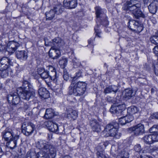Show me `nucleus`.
I'll return each instance as SVG.
<instances>
[{"label": "nucleus", "mask_w": 158, "mask_h": 158, "mask_svg": "<svg viewBox=\"0 0 158 158\" xmlns=\"http://www.w3.org/2000/svg\"><path fill=\"white\" fill-rule=\"evenodd\" d=\"M2 138L6 141H8L13 139L15 135L12 131H7L6 130L2 132Z\"/></svg>", "instance_id": "obj_19"}, {"label": "nucleus", "mask_w": 158, "mask_h": 158, "mask_svg": "<svg viewBox=\"0 0 158 158\" xmlns=\"http://www.w3.org/2000/svg\"><path fill=\"white\" fill-rule=\"evenodd\" d=\"M143 139L144 142L150 144L154 142L158 141V134H151L145 135Z\"/></svg>", "instance_id": "obj_12"}, {"label": "nucleus", "mask_w": 158, "mask_h": 158, "mask_svg": "<svg viewBox=\"0 0 158 158\" xmlns=\"http://www.w3.org/2000/svg\"><path fill=\"white\" fill-rule=\"evenodd\" d=\"M0 61L9 66L12 64V60L8 57H3L0 59Z\"/></svg>", "instance_id": "obj_31"}, {"label": "nucleus", "mask_w": 158, "mask_h": 158, "mask_svg": "<svg viewBox=\"0 0 158 158\" xmlns=\"http://www.w3.org/2000/svg\"><path fill=\"white\" fill-rule=\"evenodd\" d=\"M45 71L43 68H39L37 69L38 73L40 76Z\"/></svg>", "instance_id": "obj_52"}, {"label": "nucleus", "mask_w": 158, "mask_h": 158, "mask_svg": "<svg viewBox=\"0 0 158 158\" xmlns=\"http://www.w3.org/2000/svg\"><path fill=\"white\" fill-rule=\"evenodd\" d=\"M49 80L51 79L56 84H58L57 81L58 79V76L56 73V71H53L52 72H50L49 73Z\"/></svg>", "instance_id": "obj_28"}, {"label": "nucleus", "mask_w": 158, "mask_h": 158, "mask_svg": "<svg viewBox=\"0 0 158 158\" xmlns=\"http://www.w3.org/2000/svg\"><path fill=\"white\" fill-rule=\"evenodd\" d=\"M62 158H71V156H65L62 157Z\"/></svg>", "instance_id": "obj_59"}, {"label": "nucleus", "mask_w": 158, "mask_h": 158, "mask_svg": "<svg viewBox=\"0 0 158 158\" xmlns=\"http://www.w3.org/2000/svg\"><path fill=\"white\" fill-rule=\"evenodd\" d=\"M48 73L50 72H52L53 71H56L55 69L53 66L51 65H49L48 66Z\"/></svg>", "instance_id": "obj_51"}, {"label": "nucleus", "mask_w": 158, "mask_h": 158, "mask_svg": "<svg viewBox=\"0 0 158 158\" xmlns=\"http://www.w3.org/2000/svg\"><path fill=\"white\" fill-rule=\"evenodd\" d=\"M150 41L152 43L155 44H158V37L156 35H153L150 37Z\"/></svg>", "instance_id": "obj_38"}, {"label": "nucleus", "mask_w": 158, "mask_h": 158, "mask_svg": "<svg viewBox=\"0 0 158 158\" xmlns=\"http://www.w3.org/2000/svg\"><path fill=\"white\" fill-rule=\"evenodd\" d=\"M151 149L153 151H156L158 149V147L156 146H153L152 148H151Z\"/></svg>", "instance_id": "obj_56"}, {"label": "nucleus", "mask_w": 158, "mask_h": 158, "mask_svg": "<svg viewBox=\"0 0 158 158\" xmlns=\"http://www.w3.org/2000/svg\"><path fill=\"white\" fill-rule=\"evenodd\" d=\"M138 2V1L135 0H131L127 5L126 10H129L133 14V12L138 10L139 8L140 5Z\"/></svg>", "instance_id": "obj_13"}, {"label": "nucleus", "mask_w": 158, "mask_h": 158, "mask_svg": "<svg viewBox=\"0 0 158 158\" xmlns=\"http://www.w3.org/2000/svg\"><path fill=\"white\" fill-rule=\"evenodd\" d=\"M28 106L27 104H25L24 105L23 108L25 110H27L28 108Z\"/></svg>", "instance_id": "obj_57"}, {"label": "nucleus", "mask_w": 158, "mask_h": 158, "mask_svg": "<svg viewBox=\"0 0 158 158\" xmlns=\"http://www.w3.org/2000/svg\"><path fill=\"white\" fill-rule=\"evenodd\" d=\"M20 94L16 90V92H11L8 95L7 97V100L9 103H12L13 104L16 105L20 102Z\"/></svg>", "instance_id": "obj_8"}, {"label": "nucleus", "mask_w": 158, "mask_h": 158, "mask_svg": "<svg viewBox=\"0 0 158 158\" xmlns=\"http://www.w3.org/2000/svg\"><path fill=\"white\" fill-rule=\"evenodd\" d=\"M134 150L137 152H140L141 150V147L139 144L135 145L134 147Z\"/></svg>", "instance_id": "obj_46"}, {"label": "nucleus", "mask_w": 158, "mask_h": 158, "mask_svg": "<svg viewBox=\"0 0 158 158\" xmlns=\"http://www.w3.org/2000/svg\"><path fill=\"white\" fill-rule=\"evenodd\" d=\"M3 151H2V149L0 147V154H3Z\"/></svg>", "instance_id": "obj_61"}, {"label": "nucleus", "mask_w": 158, "mask_h": 158, "mask_svg": "<svg viewBox=\"0 0 158 158\" xmlns=\"http://www.w3.org/2000/svg\"><path fill=\"white\" fill-rule=\"evenodd\" d=\"M35 126L31 122L24 123L22 126V131L26 136L31 134L35 130Z\"/></svg>", "instance_id": "obj_7"}, {"label": "nucleus", "mask_w": 158, "mask_h": 158, "mask_svg": "<svg viewBox=\"0 0 158 158\" xmlns=\"http://www.w3.org/2000/svg\"><path fill=\"white\" fill-rule=\"evenodd\" d=\"M44 124L48 129L50 131L55 132L57 134H60L62 133L60 130L62 126L58 127L57 125L53 122L48 121L45 122Z\"/></svg>", "instance_id": "obj_6"}, {"label": "nucleus", "mask_w": 158, "mask_h": 158, "mask_svg": "<svg viewBox=\"0 0 158 158\" xmlns=\"http://www.w3.org/2000/svg\"><path fill=\"white\" fill-rule=\"evenodd\" d=\"M125 117L127 123L131 122L134 119L133 117L131 114L127 115L125 116Z\"/></svg>", "instance_id": "obj_44"}, {"label": "nucleus", "mask_w": 158, "mask_h": 158, "mask_svg": "<svg viewBox=\"0 0 158 158\" xmlns=\"http://www.w3.org/2000/svg\"><path fill=\"white\" fill-rule=\"evenodd\" d=\"M149 131L153 134H158V125H155L152 126L149 129Z\"/></svg>", "instance_id": "obj_37"}, {"label": "nucleus", "mask_w": 158, "mask_h": 158, "mask_svg": "<svg viewBox=\"0 0 158 158\" xmlns=\"http://www.w3.org/2000/svg\"><path fill=\"white\" fill-rule=\"evenodd\" d=\"M153 117L155 118L158 119V112H156L153 114Z\"/></svg>", "instance_id": "obj_55"}, {"label": "nucleus", "mask_w": 158, "mask_h": 158, "mask_svg": "<svg viewBox=\"0 0 158 158\" xmlns=\"http://www.w3.org/2000/svg\"><path fill=\"white\" fill-rule=\"evenodd\" d=\"M128 113L131 115L134 114L138 112L137 107L133 106L129 107L127 109Z\"/></svg>", "instance_id": "obj_34"}, {"label": "nucleus", "mask_w": 158, "mask_h": 158, "mask_svg": "<svg viewBox=\"0 0 158 158\" xmlns=\"http://www.w3.org/2000/svg\"><path fill=\"white\" fill-rule=\"evenodd\" d=\"M110 110V111L112 113H116L117 114H118L120 113L118 110V107L116 105L112 106Z\"/></svg>", "instance_id": "obj_36"}, {"label": "nucleus", "mask_w": 158, "mask_h": 158, "mask_svg": "<svg viewBox=\"0 0 158 158\" xmlns=\"http://www.w3.org/2000/svg\"><path fill=\"white\" fill-rule=\"evenodd\" d=\"M64 6L68 9L75 8L77 5L76 0H64Z\"/></svg>", "instance_id": "obj_21"}, {"label": "nucleus", "mask_w": 158, "mask_h": 158, "mask_svg": "<svg viewBox=\"0 0 158 158\" xmlns=\"http://www.w3.org/2000/svg\"><path fill=\"white\" fill-rule=\"evenodd\" d=\"M118 124L116 122L112 123L107 125L104 131L107 132V136L113 137L116 139H119L121 134L118 132Z\"/></svg>", "instance_id": "obj_3"}, {"label": "nucleus", "mask_w": 158, "mask_h": 158, "mask_svg": "<svg viewBox=\"0 0 158 158\" xmlns=\"http://www.w3.org/2000/svg\"><path fill=\"white\" fill-rule=\"evenodd\" d=\"M46 19L51 20L52 19L55 17V12L53 10H51L45 13Z\"/></svg>", "instance_id": "obj_29"}, {"label": "nucleus", "mask_w": 158, "mask_h": 158, "mask_svg": "<svg viewBox=\"0 0 158 158\" xmlns=\"http://www.w3.org/2000/svg\"><path fill=\"white\" fill-rule=\"evenodd\" d=\"M133 14L134 16L136 19H138L140 17L143 18H144L145 17L144 15L140 10L139 8L138 9V10L133 12Z\"/></svg>", "instance_id": "obj_32"}, {"label": "nucleus", "mask_w": 158, "mask_h": 158, "mask_svg": "<svg viewBox=\"0 0 158 158\" xmlns=\"http://www.w3.org/2000/svg\"><path fill=\"white\" fill-rule=\"evenodd\" d=\"M138 23L135 20H130L128 22V27L131 30L141 31L142 30V27L139 26Z\"/></svg>", "instance_id": "obj_17"}, {"label": "nucleus", "mask_w": 158, "mask_h": 158, "mask_svg": "<svg viewBox=\"0 0 158 158\" xmlns=\"http://www.w3.org/2000/svg\"><path fill=\"white\" fill-rule=\"evenodd\" d=\"M95 32L96 33L95 35L96 36H97L98 37H101L100 33L101 31L98 29H96V27L94 28Z\"/></svg>", "instance_id": "obj_50"}, {"label": "nucleus", "mask_w": 158, "mask_h": 158, "mask_svg": "<svg viewBox=\"0 0 158 158\" xmlns=\"http://www.w3.org/2000/svg\"><path fill=\"white\" fill-rule=\"evenodd\" d=\"M156 35L158 37V31H157V32L156 33Z\"/></svg>", "instance_id": "obj_64"}, {"label": "nucleus", "mask_w": 158, "mask_h": 158, "mask_svg": "<svg viewBox=\"0 0 158 158\" xmlns=\"http://www.w3.org/2000/svg\"><path fill=\"white\" fill-rule=\"evenodd\" d=\"M49 151H40L35 156L36 158H54L56 155V148H52Z\"/></svg>", "instance_id": "obj_5"}, {"label": "nucleus", "mask_w": 158, "mask_h": 158, "mask_svg": "<svg viewBox=\"0 0 158 158\" xmlns=\"http://www.w3.org/2000/svg\"><path fill=\"white\" fill-rule=\"evenodd\" d=\"M36 146L38 148L42 149V151H49L52 148H56L53 145L42 140L37 142Z\"/></svg>", "instance_id": "obj_11"}, {"label": "nucleus", "mask_w": 158, "mask_h": 158, "mask_svg": "<svg viewBox=\"0 0 158 158\" xmlns=\"http://www.w3.org/2000/svg\"><path fill=\"white\" fill-rule=\"evenodd\" d=\"M62 7V6L61 5H58L54 7L52 10H54L55 14L59 15L63 12Z\"/></svg>", "instance_id": "obj_33"}, {"label": "nucleus", "mask_w": 158, "mask_h": 158, "mask_svg": "<svg viewBox=\"0 0 158 158\" xmlns=\"http://www.w3.org/2000/svg\"><path fill=\"white\" fill-rule=\"evenodd\" d=\"M15 53L16 57L18 59L26 60L27 57V52L24 51H17Z\"/></svg>", "instance_id": "obj_24"}, {"label": "nucleus", "mask_w": 158, "mask_h": 158, "mask_svg": "<svg viewBox=\"0 0 158 158\" xmlns=\"http://www.w3.org/2000/svg\"><path fill=\"white\" fill-rule=\"evenodd\" d=\"M106 146L107 143L105 142H102L99 144V146L97 147V158H106L103 151Z\"/></svg>", "instance_id": "obj_14"}, {"label": "nucleus", "mask_w": 158, "mask_h": 158, "mask_svg": "<svg viewBox=\"0 0 158 158\" xmlns=\"http://www.w3.org/2000/svg\"><path fill=\"white\" fill-rule=\"evenodd\" d=\"M47 38H44L45 44L46 46H51L52 47H54L56 48L59 47L61 45L62 40L59 37H56L52 40V42H48Z\"/></svg>", "instance_id": "obj_10"}, {"label": "nucleus", "mask_w": 158, "mask_h": 158, "mask_svg": "<svg viewBox=\"0 0 158 158\" xmlns=\"http://www.w3.org/2000/svg\"><path fill=\"white\" fill-rule=\"evenodd\" d=\"M123 97L128 100L131 98L134 95L133 90L130 89H126L123 92Z\"/></svg>", "instance_id": "obj_23"}, {"label": "nucleus", "mask_w": 158, "mask_h": 158, "mask_svg": "<svg viewBox=\"0 0 158 158\" xmlns=\"http://www.w3.org/2000/svg\"><path fill=\"white\" fill-rule=\"evenodd\" d=\"M3 49V47L0 45V52Z\"/></svg>", "instance_id": "obj_60"}, {"label": "nucleus", "mask_w": 158, "mask_h": 158, "mask_svg": "<svg viewBox=\"0 0 158 158\" xmlns=\"http://www.w3.org/2000/svg\"><path fill=\"white\" fill-rule=\"evenodd\" d=\"M10 71V69L0 70V75L2 78L6 77L8 76L9 72Z\"/></svg>", "instance_id": "obj_35"}, {"label": "nucleus", "mask_w": 158, "mask_h": 158, "mask_svg": "<svg viewBox=\"0 0 158 158\" xmlns=\"http://www.w3.org/2000/svg\"><path fill=\"white\" fill-rule=\"evenodd\" d=\"M9 67V66L7 65L6 64H4L0 61V70L10 69Z\"/></svg>", "instance_id": "obj_40"}, {"label": "nucleus", "mask_w": 158, "mask_h": 158, "mask_svg": "<svg viewBox=\"0 0 158 158\" xmlns=\"http://www.w3.org/2000/svg\"><path fill=\"white\" fill-rule=\"evenodd\" d=\"M67 63V60L66 59L64 58L62 60H60V63L61 64H63L64 66H66Z\"/></svg>", "instance_id": "obj_48"}, {"label": "nucleus", "mask_w": 158, "mask_h": 158, "mask_svg": "<svg viewBox=\"0 0 158 158\" xmlns=\"http://www.w3.org/2000/svg\"><path fill=\"white\" fill-rule=\"evenodd\" d=\"M158 67V65H156V66L155 67V70L156 73L157 70H158V69H157Z\"/></svg>", "instance_id": "obj_58"}, {"label": "nucleus", "mask_w": 158, "mask_h": 158, "mask_svg": "<svg viewBox=\"0 0 158 158\" xmlns=\"http://www.w3.org/2000/svg\"><path fill=\"white\" fill-rule=\"evenodd\" d=\"M19 136L18 135H15L13 139L9 140V141L6 143V145L8 148H14L16 147L17 140L19 139Z\"/></svg>", "instance_id": "obj_22"}, {"label": "nucleus", "mask_w": 158, "mask_h": 158, "mask_svg": "<svg viewBox=\"0 0 158 158\" xmlns=\"http://www.w3.org/2000/svg\"><path fill=\"white\" fill-rule=\"evenodd\" d=\"M49 56L53 59H56L59 57L61 55L60 51L58 48L52 47L49 51Z\"/></svg>", "instance_id": "obj_16"}, {"label": "nucleus", "mask_w": 158, "mask_h": 158, "mask_svg": "<svg viewBox=\"0 0 158 158\" xmlns=\"http://www.w3.org/2000/svg\"><path fill=\"white\" fill-rule=\"evenodd\" d=\"M15 158H20L19 156H15Z\"/></svg>", "instance_id": "obj_62"}, {"label": "nucleus", "mask_w": 158, "mask_h": 158, "mask_svg": "<svg viewBox=\"0 0 158 158\" xmlns=\"http://www.w3.org/2000/svg\"><path fill=\"white\" fill-rule=\"evenodd\" d=\"M89 124L92 129L94 131L99 132L101 130L100 125L96 119H94L90 120Z\"/></svg>", "instance_id": "obj_18"}, {"label": "nucleus", "mask_w": 158, "mask_h": 158, "mask_svg": "<svg viewBox=\"0 0 158 158\" xmlns=\"http://www.w3.org/2000/svg\"><path fill=\"white\" fill-rule=\"evenodd\" d=\"M153 52L158 58V46H155L153 49Z\"/></svg>", "instance_id": "obj_47"}, {"label": "nucleus", "mask_w": 158, "mask_h": 158, "mask_svg": "<svg viewBox=\"0 0 158 158\" xmlns=\"http://www.w3.org/2000/svg\"><path fill=\"white\" fill-rule=\"evenodd\" d=\"M118 107V110L120 113L122 112V110H125L126 108L125 105L124 104H121L117 105Z\"/></svg>", "instance_id": "obj_43"}, {"label": "nucleus", "mask_w": 158, "mask_h": 158, "mask_svg": "<svg viewBox=\"0 0 158 158\" xmlns=\"http://www.w3.org/2000/svg\"><path fill=\"white\" fill-rule=\"evenodd\" d=\"M140 158H153L151 156L146 155L143 154L140 156Z\"/></svg>", "instance_id": "obj_54"}, {"label": "nucleus", "mask_w": 158, "mask_h": 158, "mask_svg": "<svg viewBox=\"0 0 158 158\" xmlns=\"http://www.w3.org/2000/svg\"><path fill=\"white\" fill-rule=\"evenodd\" d=\"M123 145L118 146H112L111 149V153L113 156H117L118 158H128V153L124 149H122Z\"/></svg>", "instance_id": "obj_4"}, {"label": "nucleus", "mask_w": 158, "mask_h": 158, "mask_svg": "<svg viewBox=\"0 0 158 158\" xmlns=\"http://www.w3.org/2000/svg\"><path fill=\"white\" fill-rule=\"evenodd\" d=\"M130 131L133 132L135 136L141 135L144 133V127L143 125L139 124L135 126L130 127Z\"/></svg>", "instance_id": "obj_9"}, {"label": "nucleus", "mask_w": 158, "mask_h": 158, "mask_svg": "<svg viewBox=\"0 0 158 158\" xmlns=\"http://www.w3.org/2000/svg\"><path fill=\"white\" fill-rule=\"evenodd\" d=\"M149 11L152 14H155L158 8V1L157 0L152 1L151 4L148 6Z\"/></svg>", "instance_id": "obj_20"}, {"label": "nucleus", "mask_w": 158, "mask_h": 158, "mask_svg": "<svg viewBox=\"0 0 158 158\" xmlns=\"http://www.w3.org/2000/svg\"><path fill=\"white\" fill-rule=\"evenodd\" d=\"M72 81L69 88L72 90L74 95L76 96L82 95L86 90V84L84 82L79 81L74 84Z\"/></svg>", "instance_id": "obj_2"}, {"label": "nucleus", "mask_w": 158, "mask_h": 158, "mask_svg": "<svg viewBox=\"0 0 158 158\" xmlns=\"http://www.w3.org/2000/svg\"><path fill=\"white\" fill-rule=\"evenodd\" d=\"M35 155V154L34 152H28L26 155V158H34Z\"/></svg>", "instance_id": "obj_45"}, {"label": "nucleus", "mask_w": 158, "mask_h": 158, "mask_svg": "<svg viewBox=\"0 0 158 158\" xmlns=\"http://www.w3.org/2000/svg\"><path fill=\"white\" fill-rule=\"evenodd\" d=\"M19 44L14 41L9 42L7 45L6 50L9 53H12L19 47Z\"/></svg>", "instance_id": "obj_15"}, {"label": "nucleus", "mask_w": 158, "mask_h": 158, "mask_svg": "<svg viewBox=\"0 0 158 158\" xmlns=\"http://www.w3.org/2000/svg\"><path fill=\"white\" fill-rule=\"evenodd\" d=\"M88 43L89 44H90L91 43V40H88Z\"/></svg>", "instance_id": "obj_63"}, {"label": "nucleus", "mask_w": 158, "mask_h": 158, "mask_svg": "<svg viewBox=\"0 0 158 158\" xmlns=\"http://www.w3.org/2000/svg\"><path fill=\"white\" fill-rule=\"evenodd\" d=\"M67 117L71 119L74 120L77 117V114L76 111L71 110L70 112L68 114Z\"/></svg>", "instance_id": "obj_30"}, {"label": "nucleus", "mask_w": 158, "mask_h": 158, "mask_svg": "<svg viewBox=\"0 0 158 158\" xmlns=\"http://www.w3.org/2000/svg\"><path fill=\"white\" fill-rule=\"evenodd\" d=\"M96 10V14L97 18L100 17L101 15L102 14V12L101 9L99 7H96L95 8Z\"/></svg>", "instance_id": "obj_39"}, {"label": "nucleus", "mask_w": 158, "mask_h": 158, "mask_svg": "<svg viewBox=\"0 0 158 158\" xmlns=\"http://www.w3.org/2000/svg\"><path fill=\"white\" fill-rule=\"evenodd\" d=\"M38 93L40 97L44 98H48L49 96L48 91L43 87L40 88L38 90Z\"/></svg>", "instance_id": "obj_25"}, {"label": "nucleus", "mask_w": 158, "mask_h": 158, "mask_svg": "<svg viewBox=\"0 0 158 158\" xmlns=\"http://www.w3.org/2000/svg\"><path fill=\"white\" fill-rule=\"evenodd\" d=\"M17 91L20 94L21 98L27 100L35 96V90L32 85L27 81H24L22 86L18 88Z\"/></svg>", "instance_id": "obj_1"}, {"label": "nucleus", "mask_w": 158, "mask_h": 158, "mask_svg": "<svg viewBox=\"0 0 158 158\" xmlns=\"http://www.w3.org/2000/svg\"><path fill=\"white\" fill-rule=\"evenodd\" d=\"M118 88L117 86L112 85L106 87L104 89V93L106 94L110 93L112 92L116 93L118 90Z\"/></svg>", "instance_id": "obj_26"}, {"label": "nucleus", "mask_w": 158, "mask_h": 158, "mask_svg": "<svg viewBox=\"0 0 158 158\" xmlns=\"http://www.w3.org/2000/svg\"><path fill=\"white\" fill-rule=\"evenodd\" d=\"M54 116V110L51 108L46 109L44 118L46 119L52 118Z\"/></svg>", "instance_id": "obj_27"}, {"label": "nucleus", "mask_w": 158, "mask_h": 158, "mask_svg": "<svg viewBox=\"0 0 158 158\" xmlns=\"http://www.w3.org/2000/svg\"><path fill=\"white\" fill-rule=\"evenodd\" d=\"M49 73L46 71H45L41 74L40 76L43 79H49Z\"/></svg>", "instance_id": "obj_41"}, {"label": "nucleus", "mask_w": 158, "mask_h": 158, "mask_svg": "<svg viewBox=\"0 0 158 158\" xmlns=\"http://www.w3.org/2000/svg\"><path fill=\"white\" fill-rule=\"evenodd\" d=\"M81 76V73H77L76 76L73 77V81L75 80L77 78Z\"/></svg>", "instance_id": "obj_53"}, {"label": "nucleus", "mask_w": 158, "mask_h": 158, "mask_svg": "<svg viewBox=\"0 0 158 158\" xmlns=\"http://www.w3.org/2000/svg\"><path fill=\"white\" fill-rule=\"evenodd\" d=\"M119 124L122 125H124L127 123L125 116L122 117L119 119Z\"/></svg>", "instance_id": "obj_42"}, {"label": "nucleus", "mask_w": 158, "mask_h": 158, "mask_svg": "<svg viewBox=\"0 0 158 158\" xmlns=\"http://www.w3.org/2000/svg\"><path fill=\"white\" fill-rule=\"evenodd\" d=\"M63 77L64 79L65 80L67 81L68 80L69 78V77L68 76V73L67 71H64Z\"/></svg>", "instance_id": "obj_49"}]
</instances>
